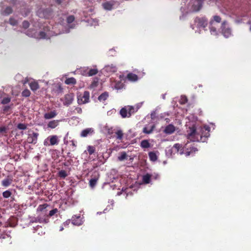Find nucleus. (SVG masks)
<instances>
[{"instance_id":"obj_1","label":"nucleus","mask_w":251,"mask_h":251,"mask_svg":"<svg viewBox=\"0 0 251 251\" xmlns=\"http://www.w3.org/2000/svg\"><path fill=\"white\" fill-rule=\"evenodd\" d=\"M210 127L208 126L197 127L195 125L189 126L187 131V139L193 142H205L210 136Z\"/></svg>"},{"instance_id":"obj_2","label":"nucleus","mask_w":251,"mask_h":251,"mask_svg":"<svg viewBox=\"0 0 251 251\" xmlns=\"http://www.w3.org/2000/svg\"><path fill=\"white\" fill-rule=\"evenodd\" d=\"M137 111L133 106L127 105L123 107L120 111V114L123 118L130 117Z\"/></svg>"},{"instance_id":"obj_3","label":"nucleus","mask_w":251,"mask_h":251,"mask_svg":"<svg viewBox=\"0 0 251 251\" xmlns=\"http://www.w3.org/2000/svg\"><path fill=\"white\" fill-rule=\"evenodd\" d=\"M37 13L40 18L49 19L51 17L53 11L50 8L40 9L37 11Z\"/></svg>"},{"instance_id":"obj_4","label":"nucleus","mask_w":251,"mask_h":251,"mask_svg":"<svg viewBox=\"0 0 251 251\" xmlns=\"http://www.w3.org/2000/svg\"><path fill=\"white\" fill-rule=\"evenodd\" d=\"M90 98V93L88 91H85L83 94H80L77 96V103L81 105L89 102Z\"/></svg>"},{"instance_id":"obj_5","label":"nucleus","mask_w":251,"mask_h":251,"mask_svg":"<svg viewBox=\"0 0 251 251\" xmlns=\"http://www.w3.org/2000/svg\"><path fill=\"white\" fill-rule=\"evenodd\" d=\"M194 22L198 28H204L207 25V20L205 17H196Z\"/></svg>"},{"instance_id":"obj_6","label":"nucleus","mask_w":251,"mask_h":251,"mask_svg":"<svg viewBox=\"0 0 251 251\" xmlns=\"http://www.w3.org/2000/svg\"><path fill=\"white\" fill-rule=\"evenodd\" d=\"M38 133L32 132L28 134L27 141L29 144H36L37 143Z\"/></svg>"},{"instance_id":"obj_7","label":"nucleus","mask_w":251,"mask_h":251,"mask_svg":"<svg viewBox=\"0 0 251 251\" xmlns=\"http://www.w3.org/2000/svg\"><path fill=\"white\" fill-rule=\"evenodd\" d=\"M185 150L186 151L185 154L186 156H189L191 154L195 153L198 151L196 148L195 144H193L190 146L188 145V143L186 144L184 146Z\"/></svg>"},{"instance_id":"obj_8","label":"nucleus","mask_w":251,"mask_h":251,"mask_svg":"<svg viewBox=\"0 0 251 251\" xmlns=\"http://www.w3.org/2000/svg\"><path fill=\"white\" fill-rule=\"evenodd\" d=\"M226 23L225 21L222 24V32L225 37L228 38L231 35V30L229 27L226 26Z\"/></svg>"},{"instance_id":"obj_9","label":"nucleus","mask_w":251,"mask_h":251,"mask_svg":"<svg viewBox=\"0 0 251 251\" xmlns=\"http://www.w3.org/2000/svg\"><path fill=\"white\" fill-rule=\"evenodd\" d=\"M65 101L63 102L65 105H69L71 104L74 100V95L73 94H67L65 95L64 97Z\"/></svg>"},{"instance_id":"obj_10","label":"nucleus","mask_w":251,"mask_h":251,"mask_svg":"<svg viewBox=\"0 0 251 251\" xmlns=\"http://www.w3.org/2000/svg\"><path fill=\"white\" fill-rule=\"evenodd\" d=\"M72 223L75 226H80L82 224V221L80 215H74L72 218Z\"/></svg>"},{"instance_id":"obj_11","label":"nucleus","mask_w":251,"mask_h":251,"mask_svg":"<svg viewBox=\"0 0 251 251\" xmlns=\"http://www.w3.org/2000/svg\"><path fill=\"white\" fill-rule=\"evenodd\" d=\"M203 0H195L194 3L193 4V10L195 11H199L202 5Z\"/></svg>"},{"instance_id":"obj_12","label":"nucleus","mask_w":251,"mask_h":251,"mask_svg":"<svg viewBox=\"0 0 251 251\" xmlns=\"http://www.w3.org/2000/svg\"><path fill=\"white\" fill-rule=\"evenodd\" d=\"M175 131L176 127L172 124H169L165 127L163 131L167 134H171Z\"/></svg>"},{"instance_id":"obj_13","label":"nucleus","mask_w":251,"mask_h":251,"mask_svg":"<svg viewBox=\"0 0 251 251\" xmlns=\"http://www.w3.org/2000/svg\"><path fill=\"white\" fill-rule=\"evenodd\" d=\"M94 133V129L92 128H87L83 130L81 133L80 136L81 137H86L89 135H91Z\"/></svg>"},{"instance_id":"obj_14","label":"nucleus","mask_w":251,"mask_h":251,"mask_svg":"<svg viewBox=\"0 0 251 251\" xmlns=\"http://www.w3.org/2000/svg\"><path fill=\"white\" fill-rule=\"evenodd\" d=\"M57 115V113L56 110H52L50 111V112L46 113L44 115V118L46 120L54 118Z\"/></svg>"},{"instance_id":"obj_15","label":"nucleus","mask_w":251,"mask_h":251,"mask_svg":"<svg viewBox=\"0 0 251 251\" xmlns=\"http://www.w3.org/2000/svg\"><path fill=\"white\" fill-rule=\"evenodd\" d=\"M114 4V1H106L103 3H102V5L103 8L107 10H112L113 6Z\"/></svg>"},{"instance_id":"obj_16","label":"nucleus","mask_w":251,"mask_h":251,"mask_svg":"<svg viewBox=\"0 0 251 251\" xmlns=\"http://www.w3.org/2000/svg\"><path fill=\"white\" fill-rule=\"evenodd\" d=\"M50 139V145L53 146L57 145L59 143V140L57 135H52L49 137Z\"/></svg>"},{"instance_id":"obj_17","label":"nucleus","mask_w":251,"mask_h":251,"mask_svg":"<svg viewBox=\"0 0 251 251\" xmlns=\"http://www.w3.org/2000/svg\"><path fill=\"white\" fill-rule=\"evenodd\" d=\"M174 149L177 152H179L180 154H182L185 150L184 146L182 147L181 144L176 143L173 146Z\"/></svg>"},{"instance_id":"obj_18","label":"nucleus","mask_w":251,"mask_h":251,"mask_svg":"<svg viewBox=\"0 0 251 251\" xmlns=\"http://www.w3.org/2000/svg\"><path fill=\"white\" fill-rule=\"evenodd\" d=\"M29 85L31 90L35 91L39 88V85L37 81H33L29 83Z\"/></svg>"},{"instance_id":"obj_19","label":"nucleus","mask_w":251,"mask_h":251,"mask_svg":"<svg viewBox=\"0 0 251 251\" xmlns=\"http://www.w3.org/2000/svg\"><path fill=\"white\" fill-rule=\"evenodd\" d=\"M13 181L12 178H9L8 176L3 179L1 181V185L4 187H8L11 185Z\"/></svg>"},{"instance_id":"obj_20","label":"nucleus","mask_w":251,"mask_h":251,"mask_svg":"<svg viewBox=\"0 0 251 251\" xmlns=\"http://www.w3.org/2000/svg\"><path fill=\"white\" fill-rule=\"evenodd\" d=\"M126 78L128 80L133 82L137 81L138 79L137 75L131 73L127 74Z\"/></svg>"},{"instance_id":"obj_21","label":"nucleus","mask_w":251,"mask_h":251,"mask_svg":"<svg viewBox=\"0 0 251 251\" xmlns=\"http://www.w3.org/2000/svg\"><path fill=\"white\" fill-rule=\"evenodd\" d=\"M59 122V120L50 121L48 124V127L52 129L58 126Z\"/></svg>"},{"instance_id":"obj_22","label":"nucleus","mask_w":251,"mask_h":251,"mask_svg":"<svg viewBox=\"0 0 251 251\" xmlns=\"http://www.w3.org/2000/svg\"><path fill=\"white\" fill-rule=\"evenodd\" d=\"M98 73V70L95 66L94 68H89L88 67V76L96 75Z\"/></svg>"},{"instance_id":"obj_23","label":"nucleus","mask_w":251,"mask_h":251,"mask_svg":"<svg viewBox=\"0 0 251 251\" xmlns=\"http://www.w3.org/2000/svg\"><path fill=\"white\" fill-rule=\"evenodd\" d=\"M109 94L107 92H104L102 93L99 97H98V100L100 101H104L108 97Z\"/></svg>"},{"instance_id":"obj_24","label":"nucleus","mask_w":251,"mask_h":251,"mask_svg":"<svg viewBox=\"0 0 251 251\" xmlns=\"http://www.w3.org/2000/svg\"><path fill=\"white\" fill-rule=\"evenodd\" d=\"M154 128V125H152L150 127H145L143 129V132L146 134H150L152 133Z\"/></svg>"},{"instance_id":"obj_25","label":"nucleus","mask_w":251,"mask_h":251,"mask_svg":"<svg viewBox=\"0 0 251 251\" xmlns=\"http://www.w3.org/2000/svg\"><path fill=\"white\" fill-rule=\"evenodd\" d=\"M149 156L150 159L153 162H155L157 160V156L156 152L154 151L150 152L149 153Z\"/></svg>"},{"instance_id":"obj_26","label":"nucleus","mask_w":251,"mask_h":251,"mask_svg":"<svg viewBox=\"0 0 251 251\" xmlns=\"http://www.w3.org/2000/svg\"><path fill=\"white\" fill-rule=\"evenodd\" d=\"M76 81L74 77H69L65 80V83L68 85H74L76 84Z\"/></svg>"},{"instance_id":"obj_27","label":"nucleus","mask_w":251,"mask_h":251,"mask_svg":"<svg viewBox=\"0 0 251 251\" xmlns=\"http://www.w3.org/2000/svg\"><path fill=\"white\" fill-rule=\"evenodd\" d=\"M220 23L221 22V18L219 16H214L213 19L211 20L210 23L211 25H214V22Z\"/></svg>"},{"instance_id":"obj_28","label":"nucleus","mask_w":251,"mask_h":251,"mask_svg":"<svg viewBox=\"0 0 251 251\" xmlns=\"http://www.w3.org/2000/svg\"><path fill=\"white\" fill-rule=\"evenodd\" d=\"M210 31L211 34L216 35L217 34V28L214 25L209 24Z\"/></svg>"},{"instance_id":"obj_29","label":"nucleus","mask_w":251,"mask_h":251,"mask_svg":"<svg viewBox=\"0 0 251 251\" xmlns=\"http://www.w3.org/2000/svg\"><path fill=\"white\" fill-rule=\"evenodd\" d=\"M151 176L149 174H147L146 175L143 176V181L144 183L148 184L151 181Z\"/></svg>"},{"instance_id":"obj_30","label":"nucleus","mask_w":251,"mask_h":251,"mask_svg":"<svg viewBox=\"0 0 251 251\" xmlns=\"http://www.w3.org/2000/svg\"><path fill=\"white\" fill-rule=\"evenodd\" d=\"M13 12V10L11 7L8 6L5 9L1 12V14L3 15H8L11 14Z\"/></svg>"},{"instance_id":"obj_31","label":"nucleus","mask_w":251,"mask_h":251,"mask_svg":"<svg viewBox=\"0 0 251 251\" xmlns=\"http://www.w3.org/2000/svg\"><path fill=\"white\" fill-rule=\"evenodd\" d=\"M58 5L66 6L68 4L69 0H53Z\"/></svg>"},{"instance_id":"obj_32","label":"nucleus","mask_w":251,"mask_h":251,"mask_svg":"<svg viewBox=\"0 0 251 251\" xmlns=\"http://www.w3.org/2000/svg\"><path fill=\"white\" fill-rule=\"evenodd\" d=\"M79 72L82 75L88 76V67L81 68L80 69Z\"/></svg>"},{"instance_id":"obj_33","label":"nucleus","mask_w":251,"mask_h":251,"mask_svg":"<svg viewBox=\"0 0 251 251\" xmlns=\"http://www.w3.org/2000/svg\"><path fill=\"white\" fill-rule=\"evenodd\" d=\"M141 147L143 148H148L150 147V144L148 140H144L141 143Z\"/></svg>"},{"instance_id":"obj_34","label":"nucleus","mask_w":251,"mask_h":251,"mask_svg":"<svg viewBox=\"0 0 251 251\" xmlns=\"http://www.w3.org/2000/svg\"><path fill=\"white\" fill-rule=\"evenodd\" d=\"M116 135V138L119 140H122L123 138V131L121 129L117 130L115 132Z\"/></svg>"},{"instance_id":"obj_35","label":"nucleus","mask_w":251,"mask_h":251,"mask_svg":"<svg viewBox=\"0 0 251 251\" xmlns=\"http://www.w3.org/2000/svg\"><path fill=\"white\" fill-rule=\"evenodd\" d=\"M98 180V177H95V178L91 179L89 181L90 186L92 188L94 187L97 183Z\"/></svg>"},{"instance_id":"obj_36","label":"nucleus","mask_w":251,"mask_h":251,"mask_svg":"<svg viewBox=\"0 0 251 251\" xmlns=\"http://www.w3.org/2000/svg\"><path fill=\"white\" fill-rule=\"evenodd\" d=\"M96 151V148L95 146H88L87 147V151L89 155L93 154Z\"/></svg>"},{"instance_id":"obj_37","label":"nucleus","mask_w":251,"mask_h":251,"mask_svg":"<svg viewBox=\"0 0 251 251\" xmlns=\"http://www.w3.org/2000/svg\"><path fill=\"white\" fill-rule=\"evenodd\" d=\"M13 106V104H11L10 105H6L4 106L3 107V113H7L8 112H10V110L12 108Z\"/></svg>"},{"instance_id":"obj_38","label":"nucleus","mask_w":251,"mask_h":251,"mask_svg":"<svg viewBox=\"0 0 251 251\" xmlns=\"http://www.w3.org/2000/svg\"><path fill=\"white\" fill-rule=\"evenodd\" d=\"M30 94H31L30 91L27 89H25L22 92V96L24 97H28L30 96Z\"/></svg>"},{"instance_id":"obj_39","label":"nucleus","mask_w":251,"mask_h":251,"mask_svg":"<svg viewBox=\"0 0 251 251\" xmlns=\"http://www.w3.org/2000/svg\"><path fill=\"white\" fill-rule=\"evenodd\" d=\"M98 84H99L98 79L96 78V79H94V80L92 82V83L90 86V87L91 88H95L98 86Z\"/></svg>"},{"instance_id":"obj_40","label":"nucleus","mask_w":251,"mask_h":251,"mask_svg":"<svg viewBox=\"0 0 251 251\" xmlns=\"http://www.w3.org/2000/svg\"><path fill=\"white\" fill-rule=\"evenodd\" d=\"M11 101V98L7 97L5 98H3L1 100V103L2 104H6L9 103Z\"/></svg>"},{"instance_id":"obj_41","label":"nucleus","mask_w":251,"mask_h":251,"mask_svg":"<svg viewBox=\"0 0 251 251\" xmlns=\"http://www.w3.org/2000/svg\"><path fill=\"white\" fill-rule=\"evenodd\" d=\"M48 205L47 203H45L43 204H40L38 206L37 208V211H43L44 209H45L47 207Z\"/></svg>"},{"instance_id":"obj_42","label":"nucleus","mask_w":251,"mask_h":251,"mask_svg":"<svg viewBox=\"0 0 251 251\" xmlns=\"http://www.w3.org/2000/svg\"><path fill=\"white\" fill-rule=\"evenodd\" d=\"M58 176L64 178L67 176V174L65 170H61L58 172Z\"/></svg>"},{"instance_id":"obj_43","label":"nucleus","mask_w":251,"mask_h":251,"mask_svg":"<svg viewBox=\"0 0 251 251\" xmlns=\"http://www.w3.org/2000/svg\"><path fill=\"white\" fill-rule=\"evenodd\" d=\"M19 129L25 130L27 128V125L25 124L20 123L17 126Z\"/></svg>"},{"instance_id":"obj_44","label":"nucleus","mask_w":251,"mask_h":251,"mask_svg":"<svg viewBox=\"0 0 251 251\" xmlns=\"http://www.w3.org/2000/svg\"><path fill=\"white\" fill-rule=\"evenodd\" d=\"M127 157V154L125 152H123L121 153V155L118 156V160L119 161H123L126 159Z\"/></svg>"},{"instance_id":"obj_45","label":"nucleus","mask_w":251,"mask_h":251,"mask_svg":"<svg viewBox=\"0 0 251 251\" xmlns=\"http://www.w3.org/2000/svg\"><path fill=\"white\" fill-rule=\"evenodd\" d=\"M11 192L9 190H6L3 192L2 196L4 198H8L11 195Z\"/></svg>"},{"instance_id":"obj_46","label":"nucleus","mask_w":251,"mask_h":251,"mask_svg":"<svg viewBox=\"0 0 251 251\" xmlns=\"http://www.w3.org/2000/svg\"><path fill=\"white\" fill-rule=\"evenodd\" d=\"M75 17L73 15L69 16L67 17V22L68 24H71L73 23L75 20Z\"/></svg>"},{"instance_id":"obj_47","label":"nucleus","mask_w":251,"mask_h":251,"mask_svg":"<svg viewBox=\"0 0 251 251\" xmlns=\"http://www.w3.org/2000/svg\"><path fill=\"white\" fill-rule=\"evenodd\" d=\"M57 212H58V209L57 208H54L50 211L48 216L49 217H51Z\"/></svg>"},{"instance_id":"obj_48","label":"nucleus","mask_w":251,"mask_h":251,"mask_svg":"<svg viewBox=\"0 0 251 251\" xmlns=\"http://www.w3.org/2000/svg\"><path fill=\"white\" fill-rule=\"evenodd\" d=\"M74 113H77V114H81L82 112V110L81 107H76L75 108V110H74Z\"/></svg>"},{"instance_id":"obj_49","label":"nucleus","mask_w":251,"mask_h":251,"mask_svg":"<svg viewBox=\"0 0 251 251\" xmlns=\"http://www.w3.org/2000/svg\"><path fill=\"white\" fill-rule=\"evenodd\" d=\"M39 38L41 39H44L46 37V33L43 31H41L39 33Z\"/></svg>"},{"instance_id":"obj_50","label":"nucleus","mask_w":251,"mask_h":251,"mask_svg":"<svg viewBox=\"0 0 251 251\" xmlns=\"http://www.w3.org/2000/svg\"><path fill=\"white\" fill-rule=\"evenodd\" d=\"M23 27L26 29L29 26V23L27 21H24L22 23Z\"/></svg>"},{"instance_id":"obj_51","label":"nucleus","mask_w":251,"mask_h":251,"mask_svg":"<svg viewBox=\"0 0 251 251\" xmlns=\"http://www.w3.org/2000/svg\"><path fill=\"white\" fill-rule=\"evenodd\" d=\"M9 23L11 25H16L17 24V22L14 19L11 18L9 19Z\"/></svg>"},{"instance_id":"obj_52","label":"nucleus","mask_w":251,"mask_h":251,"mask_svg":"<svg viewBox=\"0 0 251 251\" xmlns=\"http://www.w3.org/2000/svg\"><path fill=\"white\" fill-rule=\"evenodd\" d=\"M123 84H122L121 82H119L118 83H116L115 86V88L117 89H120L123 87Z\"/></svg>"},{"instance_id":"obj_53","label":"nucleus","mask_w":251,"mask_h":251,"mask_svg":"<svg viewBox=\"0 0 251 251\" xmlns=\"http://www.w3.org/2000/svg\"><path fill=\"white\" fill-rule=\"evenodd\" d=\"M7 128L5 126H0V133H6Z\"/></svg>"},{"instance_id":"obj_54","label":"nucleus","mask_w":251,"mask_h":251,"mask_svg":"<svg viewBox=\"0 0 251 251\" xmlns=\"http://www.w3.org/2000/svg\"><path fill=\"white\" fill-rule=\"evenodd\" d=\"M70 223V220H68L66 221L65 222H64L63 223V225L64 226H67L69 225Z\"/></svg>"},{"instance_id":"obj_55","label":"nucleus","mask_w":251,"mask_h":251,"mask_svg":"<svg viewBox=\"0 0 251 251\" xmlns=\"http://www.w3.org/2000/svg\"><path fill=\"white\" fill-rule=\"evenodd\" d=\"M182 102L181 103H185L187 102L188 100L186 97H184V98H182Z\"/></svg>"},{"instance_id":"obj_56","label":"nucleus","mask_w":251,"mask_h":251,"mask_svg":"<svg viewBox=\"0 0 251 251\" xmlns=\"http://www.w3.org/2000/svg\"><path fill=\"white\" fill-rule=\"evenodd\" d=\"M72 145L74 147H76V145L74 141H72Z\"/></svg>"},{"instance_id":"obj_57","label":"nucleus","mask_w":251,"mask_h":251,"mask_svg":"<svg viewBox=\"0 0 251 251\" xmlns=\"http://www.w3.org/2000/svg\"><path fill=\"white\" fill-rule=\"evenodd\" d=\"M63 229H64V227H63V226H61L60 227L59 231H63Z\"/></svg>"},{"instance_id":"obj_58","label":"nucleus","mask_w":251,"mask_h":251,"mask_svg":"<svg viewBox=\"0 0 251 251\" xmlns=\"http://www.w3.org/2000/svg\"><path fill=\"white\" fill-rule=\"evenodd\" d=\"M44 145L45 146H47L48 145V143L47 141H45L44 142Z\"/></svg>"},{"instance_id":"obj_59","label":"nucleus","mask_w":251,"mask_h":251,"mask_svg":"<svg viewBox=\"0 0 251 251\" xmlns=\"http://www.w3.org/2000/svg\"><path fill=\"white\" fill-rule=\"evenodd\" d=\"M28 81V79L26 78V80H25L24 82L23 83L24 84L26 83Z\"/></svg>"},{"instance_id":"obj_60","label":"nucleus","mask_w":251,"mask_h":251,"mask_svg":"<svg viewBox=\"0 0 251 251\" xmlns=\"http://www.w3.org/2000/svg\"><path fill=\"white\" fill-rule=\"evenodd\" d=\"M250 29V31H251V26Z\"/></svg>"}]
</instances>
